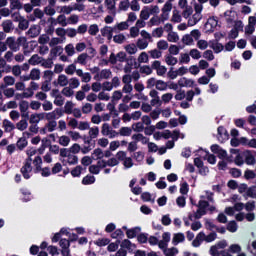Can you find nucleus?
<instances>
[{"instance_id": "680f3d73", "label": "nucleus", "mask_w": 256, "mask_h": 256, "mask_svg": "<svg viewBox=\"0 0 256 256\" xmlns=\"http://www.w3.org/2000/svg\"><path fill=\"white\" fill-rule=\"evenodd\" d=\"M99 33V25L92 24L88 27V34L95 37Z\"/></svg>"}, {"instance_id": "f8f14e48", "label": "nucleus", "mask_w": 256, "mask_h": 256, "mask_svg": "<svg viewBox=\"0 0 256 256\" xmlns=\"http://www.w3.org/2000/svg\"><path fill=\"white\" fill-rule=\"evenodd\" d=\"M57 129V121H47L45 126L40 129L41 135H47V133H53Z\"/></svg>"}, {"instance_id": "6e6d98bb", "label": "nucleus", "mask_w": 256, "mask_h": 256, "mask_svg": "<svg viewBox=\"0 0 256 256\" xmlns=\"http://www.w3.org/2000/svg\"><path fill=\"white\" fill-rule=\"evenodd\" d=\"M61 94L64 97H73V95H75V91H73V88L71 86H64V88L61 91Z\"/></svg>"}, {"instance_id": "72a5a7b5", "label": "nucleus", "mask_w": 256, "mask_h": 256, "mask_svg": "<svg viewBox=\"0 0 256 256\" xmlns=\"http://www.w3.org/2000/svg\"><path fill=\"white\" fill-rule=\"evenodd\" d=\"M42 61L43 57L39 56V54H33L28 60V63L29 65H32V67H35L37 65H41Z\"/></svg>"}, {"instance_id": "603ef678", "label": "nucleus", "mask_w": 256, "mask_h": 256, "mask_svg": "<svg viewBox=\"0 0 256 256\" xmlns=\"http://www.w3.org/2000/svg\"><path fill=\"white\" fill-rule=\"evenodd\" d=\"M121 247L122 249H128V251H133L134 249H136L137 246L131 243L129 239H125L122 241Z\"/></svg>"}, {"instance_id": "cd10ccee", "label": "nucleus", "mask_w": 256, "mask_h": 256, "mask_svg": "<svg viewBox=\"0 0 256 256\" xmlns=\"http://www.w3.org/2000/svg\"><path fill=\"white\" fill-rule=\"evenodd\" d=\"M173 9V4L171 2H166L162 9H161V14L163 17L169 21V13H171V10Z\"/></svg>"}, {"instance_id": "f704fd0d", "label": "nucleus", "mask_w": 256, "mask_h": 256, "mask_svg": "<svg viewBox=\"0 0 256 256\" xmlns=\"http://www.w3.org/2000/svg\"><path fill=\"white\" fill-rule=\"evenodd\" d=\"M2 28L4 33H11L15 29V25H13V21L11 20H5L2 23Z\"/></svg>"}, {"instance_id": "9d476101", "label": "nucleus", "mask_w": 256, "mask_h": 256, "mask_svg": "<svg viewBox=\"0 0 256 256\" xmlns=\"http://www.w3.org/2000/svg\"><path fill=\"white\" fill-rule=\"evenodd\" d=\"M165 21H167L163 15H154L150 18V20L147 22L148 27H160V25H164Z\"/></svg>"}, {"instance_id": "4be33fe9", "label": "nucleus", "mask_w": 256, "mask_h": 256, "mask_svg": "<svg viewBox=\"0 0 256 256\" xmlns=\"http://www.w3.org/2000/svg\"><path fill=\"white\" fill-rule=\"evenodd\" d=\"M26 35H28L30 39H35V37H39V35H41V26L32 25L26 32Z\"/></svg>"}, {"instance_id": "79ce46f5", "label": "nucleus", "mask_w": 256, "mask_h": 256, "mask_svg": "<svg viewBox=\"0 0 256 256\" xmlns=\"http://www.w3.org/2000/svg\"><path fill=\"white\" fill-rule=\"evenodd\" d=\"M226 229L230 233H237V230L239 229V225H237V222L235 220H232L227 223Z\"/></svg>"}, {"instance_id": "58836bf2", "label": "nucleus", "mask_w": 256, "mask_h": 256, "mask_svg": "<svg viewBox=\"0 0 256 256\" xmlns=\"http://www.w3.org/2000/svg\"><path fill=\"white\" fill-rule=\"evenodd\" d=\"M85 171H87V168H83L81 165H78L71 170V175L72 177H81V174L85 173Z\"/></svg>"}, {"instance_id": "c756f323", "label": "nucleus", "mask_w": 256, "mask_h": 256, "mask_svg": "<svg viewBox=\"0 0 256 256\" xmlns=\"http://www.w3.org/2000/svg\"><path fill=\"white\" fill-rule=\"evenodd\" d=\"M88 135H89V139L85 140L84 143L89 144V143H91V140L97 139V137H99V127L94 126L92 128H89Z\"/></svg>"}, {"instance_id": "bb28decb", "label": "nucleus", "mask_w": 256, "mask_h": 256, "mask_svg": "<svg viewBox=\"0 0 256 256\" xmlns=\"http://www.w3.org/2000/svg\"><path fill=\"white\" fill-rule=\"evenodd\" d=\"M35 47H37V44H35L34 46L30 45L29 47V43L26 40V42L22 44V54L24 55V57H29V55H31L35 51Z\"/></svg>"}, {"instance_id": "a211bd4d", "label": "nucleus", "mask_w": 256, "mask_h": 256, "mask_svg": "<svg viewBox=\"0 0 256 256\" xmlns=\"http://www.w3.org/2000/svg\"><path fill=\"white\" fill-rule=\"evenodd\" d=\"M112 76L113 72H111V69H103L95 75L94 79L101 81L103 79H111Z\"/></svg>"}, {"instance_id": "2eb2a0df", "label": "nucleus", "mask_w": 256, "mask_h": 256, "mask_svg": "<svg viewBox=\"0 0 256 256\" xmlns=\"http://www.w3.org/2000/svg\"><path fill=\"white\" fill-rule=\"evenodd\" d=\"M232 155H236L234 158V163L237 165V167H243L245 165V159L244 156L241 155L239 152V149L232 148Z\"/></svg>"}, {"instance_id": "39448f33", "label": "nucleus", "mask_w": 256, "mask_h": 256, "mask_svg": "<svg viewBox=\"0 0 256 256\" xmlns=\"http://www.w3.org/2000/svg\"><path fill=\"white\" fill-rule=\"evenodd\" d=\"M243 21L241 20H237L234 21V26L233 28L228 32V39L235 41V39H237V37H239V31H243Z\"/></svg>"}, {"instance_id": "5fc2aeb1", "label": "nucleus", "mask_w": 256, "mask_h": 256, "mask_svg": "<svg viewBox=\"0 0 256 256\" xmlns=\"http://www.w3.org/2000/svg\"><path fill=\"white\" fill-rule=\"evenodd\" d=\"M167 41H169V43H178L179 42V34H177V32H169L167 34Z\"/></svg>"}, {"instance_id": "9b49d317", "label": "nucleus", "mask_w": 256, "mask_h": 256, "mask_svg": "<svg viewBox=\"0 0 256 256\" xmlns=\"http://www.w3.org/2000/svg\"><path fill=\"white\" fill-rule=\"evenodd\" d=\"M60 117H63V109L56 108L52 112L45 114L46 121H56V119H60Z\"/></svg>"}, {"instance_id": "bf43d9fd", "label": "nucleus", "mask_w": 256, "mask_h": 256, "mask_svg": "<svg viewBox=\"0 0 256 256\" xmlns=\"http://www.w3.org/2000/svg\"><path fill=\"white\" fill-rule=\"evenodd\" d=\"M68 85L72 89H77V87H79V85H81V82L79 81V78H77V77H73L70 79L68 78Z\"/></svg>"}, {"instance_id": "c03bdc74", "label": "nucleus", "mask_w": 256, "mask_h": 256, "mask_svg": "<svg viewBox=\"0 0 256 256\" xmlns=\"http://www.w3.org/2000/svg\"><path fill=\"white\" fill-rule=\"evenodd\" d=\"M140 231H141V228L139 227L128 229L126 231V235L128 239H134V237H137V235H139Z\"/></svg>"}, {"instance_id": "6ab92c4d", "label": "nucleus", "mask_w": 256, "mask_h": 256, "mask_svg": "<svg viewBox=\"0 0 256 256\" xmlns=\"http://www.w3.org/2000/svg\"><path fill=\"white\" fill-rule=\"evenodd\" d=\"M149 95L152 98L150 105H152V107H157V105L161 107V98L159 97V92L157 90H151Z\"/></svg>"}, {"instance_id": "774afa93", "label": "nucleus", "mask_w": 256, "mask_h": 256, "mask_svg": "<svg viewBox=\"0 0 256 256\" xmlns=\"http://www.w3.org/2000/svg\"><path fill=\"white\" fill-rule=\"evenodd\" d=\"M245 197H250V199L256 198V186H251L246 190Z\"/></svg>"}, {"instance_id": "dca6fc26", "label": "nucleus", "mask_w": 256, "mask_h": 256, "mask_svg": "<svg viewBox=\"0 0 256 256\" xmlns=\"http://www.w3.org/2000/svg\"><path fill=\"white\" fill-rule=\"evenodd\" d=\"M243 157H244V163H246V165H255L256 159H255V154H253V151L251 150L244 151Z\"/></svg>"}, {"instance_id": "052dcab7", "label": "nucleus", "mask_w": 256, "mask_h": 256, "mask_svg": "<svg viewBox=\"0 0 256 256\" xmlns=\"http://www.w3.org/2000/svg\"><path fill=\"white\" fill-rule=\"evenodd\" d=\"M18 23V28L20 31H27V29H29V20L25 19V17L22 18Z\"/></svg>"}, {"instance_id": "2f4dec72", "label": "nucleus", "mask_w": 256, "mask_h": 256, "mask_svg": "<svg viewBox=\"0 0 256 256\" xmlns=\"http://www.w3.org/2000/svg\"><path fill=\"white\" fill-rule=\"evenodd\" d=\"M132 139L136 143H139V142L142 143V145H147L149 143V138H147V136H144L141 133L133 134Z\"/></svg>"}, {"instance_id": "3c124183", "label": "nucleus", "mask_w": 256, "mask_h": 256, "mask_svg": "<svg viewBox=\"0 0 256 256\" xmlns=\"http://www.w3.org/2000/svg\"><path fill=\"white\" fill-rule=\"evenodd\" d=\"M144 7L148 10L149 15H153V16L159 15L161 11L158 5H149Z\"/></svg>"}, {"instance_id": "7c9ffc66", "label": "nucleus", "mask_w": 256, "mask_h": 256, "mask_svg": "<svg viewBox=\"0 0 256 256\" xmlns=\"http://www.w3.org/2000/svg\"><path fill=\"white\" fill-rule=\"evenodd\" d=\"M179 87H195V80L189 78H180L178 80Z\"/></svg>"}, {"instance_id": "0e129e2a", "label": "nucleus", "mask_w": 256, "mask_h": 256, "mask_svg": "<svg viewBox=\"0 0 256 256\" xmlns=\"http://www.w3.org/2000/svg\"><path fill=\"white\" fill-rule=\"evenodd\" d=\"M16 147L17 149H19V151H23V149L27 147V138L25 137L20 138L16 143Z\"/></svg>"}, {"instance_id": "13d9d810", "label": "nucleus", "mask_w": 256, "mask_h": 256, "mask_svg": "<svg viewBox=\"0 0 256 256\" xmlns=\"http://www.w3.org/2000/svg\"><path fill=\"white\" fill-rule=\"evenodd\" d=\"M182 17L184 19H189L193 15V7L192 6H186V8H182Z\"/></svg>"}, {"instance_id": "a878e982", "label": "nucleus", "mask_w": 256, "mask_h": 256, "mask_svg": "<svg viewBox=\"0 0 256 256\" xmlns=\"http://www.w3.org/2000/svg\"><path fill=\"white\" fill-rule=\"evenodd\" d=\"M188 27H194V25H197L201 19H203V15L194 13L192 16H189L188 18Z\"/></svg>"}, {"instance_id": "20e7f679", "label": "nucleus", "mask_w": 256, "mask_h": 256, "mask_svg": "<svg viewBox=\"0 0 256 256\" xmlns=\"http://www.w3.org/2000/svg\"><path fill=\"white\" fill-rule=\"evenodd\" d=\"M221 25V19H219V17L217 16H213L207 20L205 28L207 29V31H210L212 33L215 30L219 31L221 29Z\"/></svg>"}, {"instance_id": "4c0bfd02", "label": "nucleus", "mask_w": 256, "mask_h": 256, "mask_svg": "<svg viewBox=\"0 0 256 256\" xmlns=\"http://www.w3.org/2000/svg\"><path fill=\"white\" fill-rule=\"evenodd\" d=\"M89 59V54L87 53H82L80 54L77 59L74 60V63H76V65H87V60Z\"/></svg>"}, {"instance_id": "b1692460", "label": "nucleus", "mask_w": 256, "mask_h": 256, "mask_svg": "<svg viewBox=\"0 0 256 256\" xmlns=\"http://www.w3.org/2000/svg\"><path fill=\"white\" fill-rule=\"evenodd\" d=\"M32 164L34 165V173H41V165H43V158L37 155L32 158Z\"/></svg>"}, {"instance_id": "37998d69", "label": "nucleus", "mask_w": 256, "mask_h": 256, "mask_svg": "<svg viewBox=\"0 0 256 256\" xmlns=\"http://www.w3.org/2000/svg\"><path fill=\"white\" fill-rule=\"evenodd\" d=\"M10 3V9L12 11H15L17 9L18 11L20 9H23V3H21V0H9Z\"/></svg>"}, {"instance_id": "412c9836", "label": "nucleus", "mask_w": 256, "mask_h": 256, "mask_svg": "<svg viewBox=\"0 0 256 256\" xmlns=\"http://www.w3.org/2000/svg\"><path fill=\"white\" fill-rule=\"evenodd\" d=\"M102 37H106L108 41L113 39V33H115V28L110 26H105L100 30Z\"/></svg>"}, {"instance_id": "f257e3e1", "label": "nucleus", "mask_w": 256, "mask_h": 256, "mask_svg": "<svg viewBox=\"0 0 256 256\" xmlns=\"http://www.w3.org/2000/svg\"><path fill=\"white\" fill-rule=\"evenodd\" d=\"M213 203V193L206 192V196H201V200L196 205L197 211L188 214V219L193 221V219H201L203 215H207V212L213 213L215 211V206L211 205Z\"/></svg>"}, {"instance_id": "e2e57ef3", "label": "nucleus", "mask_w": 256, "mask_h": 256, "mask_svg": "<svg viewBox=\"0 0 256 256\" xmlns=\"http://www.w3.org/2000/svg\"><path fill=\"white\" fill-rule=\"evenodd\" d=\"M103 157H104V152L101 148L95 149L92 153V159H95L96 161L99 159H103Z\"/></svg>"}, {"instance_id": "aec40b11", "label": "nucleus", "mask_w": 256, "mask_h": 256, "mask_svg": "<svg viewBox=\"0 0 256 256\" xmlns=\"http://www.w3.org/2000/svg\"><path fill=\"white\" fill-rule=\"evenodd\" d=\"M52 97H54V105L56 107H63L65 105V97L59 94V90H53Z\"/></svg>"}, {"instance_id": "e433bc0d", "label": "nucleus", "mask_w": 256, "mask_h": 256, "mask_svg": "<svg viewBox=\"0 0 256 256\" xmlns=\"http://www.w3.org/2000/svg\"><path fill=\"white\" fill-rule=\"evenodd\" d=\"M58 144L61 145V147H69V144L71 143V137L67 135L58 136Z\"/></svg>"}, {"instance_id": "69168bd1", "label": "nucleus", "mask_w": 256, "mask_h": 256, "mask_svg": "<svg viewBox=\"0 0 256 256\" xmlns=\"http://www.w3.org/2000/svg\"><path fill=\"white\" fill-rule=\"evenodd\" d=\"M63 42H64L63 38L53 37L50 39L49 47H58L57 45H61V43Z\"/></svg>"}, {"instance_id": "473e14b6", "label": "nucleus", "mask_w": 256, "mask_h": 256, "mask_svg": "<svg viewBox=\"0 0 256 256\" xmlns=\"http://www.w3.org/2000/svg\"><path fill=\"white\" fill-rule=\"evenodd\" d=\"M2 127L5 133H11L12 131H15V124H13V122L7 119H4L2 121Z\"/></svg>"}, {"instance_id": "7ed1b4c3", "label": "nucleus", "mask_w": 256, "mask_h": 256, "mask_svg": "<svg viewBox=\"0 0 256 256\" xmlns=\"http://www.w3.org/2000/svg\"><path fill=\"white\" fill-rule=\"evenodd\" d=\"M23 43H27V38L20 36L18 38L15 37H8L6 39V45L10 49V51H13L14 53H17V51H20L21 46H23Z\"/></svg>"}, {"instance_id": "338daca9", "label": "nucleus", "mask_w": 256, "mask_h": 256, "mask_svg": "<svg viewBox=\"0 0 256 256\" xmlns=\"http://www.w3.org/2000/svg\"><path fill=\"white\" fill-rule=\"evenodd\" d=\"M165 256H176L179 253V250L175 247L167 248L163 250Z\"/></svg>"}, {"instance_id": "c85d7f7f", "label": "nucleus", "mask_w": 256, "mask_h": 256, "mask_svg": "<svg viewBox=\"0 0 256 256\" xmlns=\"http://www.w3.org/2000/svg\"><path fill=\"white\" fill-rule=\"evenodd\" d=\"M27 119H29V117H22L21 120L15 124V129H18V131H26V129L29 127V122Z\"/></svg>"}, {"instance_id": "de8ad7c7", "label": "nucleus", "mask_w": 256, "mask_h": 256, "mask_svg": "<svg viewBox=\"0 0 256 256\" xmlns=\"http://www.w3.org/2000/svg\"><path fill=\"white\" fill-rule=\"evenodd\" d=\"M183 241H185V234L183 233L174 234L172 239L173 245H179V243H183Z\"/></svg>"}, {"instance_id": "6e6552de", "label": "nucleus", "mask_w": 256, "mask_h": 256, "mask_svg": "<svg viewBox=\"0 0 256 256\" xmlns=\"http://www.w3.org/2000/svg\"><path fill=\"white\" fill-rule=\"evenodd\" d=\"M209 253L212 256H225V242L220 241L216 245L211 246Z\"/></svg>"}, {"instance_id": "0eeeda50", "label": "nucleus", "mask_w": 256, "mask_h": 256, "mask_svg": "<svg viewBox=\"0 0 256 256\" xmlns=\"http://www.w3.org/2000/svg\"><path fill=\"white\" fill-rule=\"evenodd\" d=\"M211 151L212 153H215L216 155H218L219 159H222V161H220L218 163V167L219 169H221L223 171V169H225V150H223L222 148H220L219 145L214 144L211 146Z\"/></svg>"}, {"instance_id": "ea45409f", "label": "nucleus", "mask_w": 256, "mask_h": 256, "mask_svg": "<svg viewBox=\"0 0 256 256\" xmlns=\"http://www.w3.org/2000/svg\"><path fill=\"white\" fill-rule=\"evenodd\" d=\"M64 51L66 55H68V57H73V55L77 53V51L75 50V45H73V43L67 44L64 48Z\"/></svg>"}, {"instance_id": "393cba45", "label": "nucleus", "mask_w": 256, "mask_h": 256, "mask_svg": "<svg viewBox=\"0 0 256 256\" xmlns=\"http://www.w3.org/2000/svg\"><path fill=\"white\" fill-rule=\"evenodd\" d=\"M198 153H200V156H202L203 159H206L211 165H215V163H217V158H215V155L209 154V152L205 150H199Z\"/></svg>"}, {"instance_id": "ddd939ff", "label": "nucleus", "mask_w": 256, "mask_h": 256, "mask_svg": "<svg viewBox=\"0 0 256 256\" xmlns=\"http://www.w3.org/2000/svg\"><path fill=\"white\" fill-rule=\"evenodd\" d=\"M116 0H105L104 1V5L109 13V15H113V17H115V15H117V3L115 2Z\"/></svg>"}, {"instance_id": "4d7b16f0", "label": "nucleus", "mask_w": 256, "mask_h": 256, "mask_svg": "<svg viewBox=\"0 0 256 256\" xmlns=\"http://www.w3.org/2000/svg\"><path fill=\"white\" fill-rule=\"evenodd\" d=\"M75 104L71 101H67L66 104L64 105V113H66V115H71V113H73Z\"/></svg>"}, {"instance_id": "864d4df0", "label": "nucleus", "mask_w": 256, "mask_h": 256, "mask_svg": "<svg viewBox=\"0 0 256 256\" xmlns=\"http://www.w3.org/2000/svg\"><path fill=\"white\" fill-rule=\"evenodd\" d=\"M124 49L128 53V55H135V53H137L138 51L137 44L135 45V43L126 45Z\"/></svg>"}, {"instance_id": "c9c22d12", "label": "nucleus", "mask_w": 256, "mask_h": 256, "mask_svg": "<svg viewBox=\"0 0 256 256\" xmlns=\"http://www.w3.org/2000/svg\"><path fill=\"white\" fill-rule=\"evenodd\" d=\"M114 27V33H121V31H127V29H129V24L124 21V22H120L117 23Z\"/></svg>"}, {"instance_id": "5701e85b", "label": "nucleus", "mask_w": 256, "mask_h": 256, "mask_svg": "<svg viewBox=\"0 0 256 256\" xmlns=\"http://www.w3.org/2000/svg\"><path fill=\"white\" fill-rule=\"evenodd\" d=\"M19 111L21 113V117H29V102L26 100H22L19 102Z\"/></svg>"}, {"instance_id": "a18cd8bd", "label": "nucleus", "mask_w": 256, "mask_h": 256, "mask_svg": "<svg viewBox=\"0 0 256 256\" xmlns=\"http://www.w3.org/2000/svg\"><path fill=\"white\" fill-rule=\"evenodd\" d=\"M173 99V93H165L161 96V105H169Z\"/></svg>"}, {"instance_id": "8fccbe9b", "label": "nucleus", "mask_w": 256, "mask_h": 256, "mask_svg": "<svg viewBox=\"0 0 256 256\" xmlns=\"http://www.w3.org/2000/svg\"><path fill=\"white\" fill-rule=\"evenodd\" d=\"M40 65L43 67V69H52L53 68V58H42V62H40Z\"/></svg>"}, {"instance_id": "4468645a", "label": "nucleus", "mask_w": 256, "mask_h": 256, "mask_svg": "<svg viewBox=\"0 0 256 256\" xmlns=\"http://www.w3.org/2000/svg\"><path fill=\"white\" fill-rule=\"evenodd\" d=\"M53 85L54 87H67L69 85V77L65 74H60L57 80L53 82Z\"/></svg>"}, {"instance_id": "a19ab883", "label": "nucleus", "mask_w": 256, "mask_h": 256, "mask_svg": "<svg viewBox=\"0 0 256 256\" xmlns=\"http://www.w3.org/2000/svg\"><path fill=\"white\" fill-rule=\"evenodd\" d=\"M30 78L31 81H39V79H41V70L38 68H33L30 71Z\"/></svg>"}, {"instance_id": "f03ea898", "label": "nucleus", "mask_w": 256, "mask_h": 256, "mask_svg": "<svg viewBox=\"0 0 256 256\" xmlns=\"http://www.w3.org/2000/svg\"><path fill=\"white\" fill-rule=\"evenodd\" d=\"M60 161L64 165V167H67V165H77L79 163V157L69 152L67 148H61Z\"/></svg>"}, {"instance_id": "1a4fd4ad", "label": "nucleus", "mask_w": 256, "mask_h": 256, "mask_svg": "<svg viewBox=\"0 0 256 256\" xmlns=\"http://www.w3.org/2000/svg\"><path fill=\"white\" fill-rule=\"evenodd\" d=\"M32 161L33 159H26L24 165L21 168V173L24 179H31V175L33 173Z\"/></svg>"}, {"instance_id": "423d86ee", "label": "nucleus", "mask_w": 256, "mask_h": 256, "mask_svg": "<svg viewBox=\"0 0 256 256\" xmlns=\"http://www.w3.org/2000/svg\"><path fill=\"white\" fill-rule=\"evenodd\" d=\"M101 134L104 137H108L109 139H115V137H119V132L115 131L109 123L102 124Z\"/></svg>"}, {"instance_id": "09e8293b", "label": "nucleus", "mask_w": 256, "mask_h": 256, "mask_svg": "<svg viewBox=\"0 0 256 256\" xmlns=\"http://www.w3.org/2000/svg\"><path fill=\"white\" fill-rule=\"evenodd\" d=\"M131 133H133L131 127H122L119 129L118 135H121V137H131Z\"/></svg>"}, {"instance_id": "f3484780", "label": "nucleus", "mask_w": 256, "mask_h": 256, "mask_svg": "<svg viewBox=\"0 0 256 256\" xmlns=\"http://www.w3.org/2000/svg\"><path fill=\"white\" fill-rule=\"evenodd\" d=\"M152 69H154L159 77H163L167 73V68L161 65L160 61H154L152 63Z\"/></svg>"}, {"instance_id": "49530a36", "label": "nucleus", "mask_w": 256, "mask_h": 256, "mask_svg": "<svg viewBox=\"0 0 256 256\" xmlns=\"http://www.w3.org/2000/svg\"><path fill=\"white\" fill-rule=\"evenodd\" d=\"M61 53H63V47L54 46L50 50V57H52V59H55V57H57V55H61Z\"/></svg>"}]
</instances>
